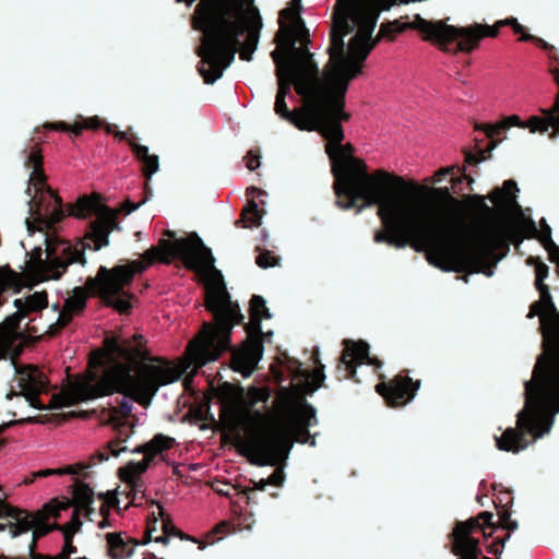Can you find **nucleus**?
Here are the masks:
<instances>
[{"instance_id":"nucleus-1","label":"nucleus","mask_w":559,"mask_h":559,"mask_svg":"<svg viewBox=\"0 0 559 559\" xmlns=\"http://www.w3.org/2000/svg\"><path fill=\"white\" fill-rule=\"evenodd\" d=\"M321 369L300 372L293 379V389H282L271 414L252 411L258 402L270 397L266 388H249L247 393L231 384L218 389L222 399V418L231 429L240 428L236 444L251 463L260 466L275 465L288 455L292 440L302 441L300 435L317 424L314 409L302 395L321 386Z\"/></svg>"},{"instance_id":"nucleus-2","label":"nucleus","mask_w":559,"mask_h":559,"mask_svg":"<svg viewBox=\"0 0 559 559\" xmlns=\"http://www.w3.org/2000/svg\"><path fill=\"white\" fill-rule=\"evenodd\" d=\"M175 257L180 258L202 277L206 289V307L215 317V324H205L187 349V358L197 368H201L216 360L228 348L230 331L242 316L238 305L229 300L222 275L214 269L212 253L199 237L190 235L174 241L162 239L158 246L150 248L139 260L111 270L102 266L96 278L98 290L106 304L119 312H126L131 304L121 292L132 282L134 274L144 271L154 262L169 263Z\"/></svg>"},{"instance_id":"nucleus-3","label":"nucleus","mask_w":559,"mask_h":559,"mask_svg":"<svg viewBox=\"0 0 559 559\" xmlns=\"http://www.w3.org/2000/svg\"><path fill=\"white\" fill-rule=\"evenodd\" d=\"M190 367H193V372L199 369L187 356L178 365L165 360L140 362L136 353L127 347L124 341L110 337L105 341L103 350L92 355L90 370L55 396L50 407L60 408L112 393H123L127 396L122 399L118 411L127 417L133 409L128 396L147 405L160 386L174 383Z\"/></svg>"},{"instance_id":"nucleus-4","label":"nucleus","mask_w":559,"mask_h":559,"mask_svg":"<svg viewBox=\"0 0 559 559\" xmlns=\"http://www.w3.org/2000/svg\"><path fill=\"white\" fill-rule=\"evenodd\" d=\"M333 164L337 205L350 209L360 199L366 205L377 204L382 223H403L415 227L428 215V206L453 198L448 188L404 187V180L385 170L367 173L366 164L352 155V145L326 144Z\"/></svg>"},{"instance_id":"nucleus-5","label":"nucleus","mask_w":559,"mask_h":559,"mask_svg":"<svg viewBox=\"0 0 559 559\" xmlns=\"http://www.w3.org/2000/svg\"><path fill=\"white\" fill-rule=\"evenodd\" d=\"M466 210L460 200L448 198L428 206V215L415 227L403 223H382L383 230L374 235L376 242H386L396 248L411 246L415 251H426L430 264L443 270L461 272L477 259L478 245L466 238Z\"/></svg>"},{"instance_id":"nucleus-6","label":"nucleus","mask_w":559,"mask_h":559,"mask_svg":"<svg viewBox=\"0 0 559 559\" xmlns=\"http://www.w3.org/2000/svg\"><path fill=\"white\" fill-rule=\"evenodd\" d=\"M191 5L194 0H177ZM253 0H201L195 9L194 26L203 32L199 72L205 83L218 80L233 62L239 37H245L240 57L250 60L262 23Z\"/></svg>"},{"instance_id":"nucleus-7","label":"nucleus","mask_w":559,"mask_h":559,"mask_svg":"<svg viewBox=\"0 0 559 559\" xmlns=\"http://www.w3.org/2000/svg\"><path fill=\"white\" fill-rule=\"evenodd\" d=\"M70 504L68 499H51L49 502L45 503L40 510L34 513L19 510L11 515V521L8 525L0 523V532L8 527L12 537L32 532L31 543L28 545V552L32 554L38 538L45 536L52 530H60L63 534L64 545L62 550L51 559H68L76 550L72 545V537L80 531L82 523L76 514H73L71 520L63 526L50 523V520L60 518L61 513L70 508Z\"/></svg>"},{"instance_id":"nucleus-8","label":"nucleus","mask_w":559,"mask_h":559,"mask_svg":"<svg viewBox=\"0 0 559 559\" xmlns=\"http://www.w3.org/2000/svg\"><path fill=\"white\" fill-rule=\"evenodd\" d=\"M519 189L511 180L504 181L501 188L496 189L490 197L491 202L497 207L498 213L490 216L479 228L475 229L467 224L468 209L461 202L466 210L465 228L466 238L475 240L478 245V257L468 267L476 266L483 258L490 251L501 246L514 237V225L510 217L503 213L512 212L516 205V192Z\"/></svg>"},{"instance_id":"nucleus-9","label":"nucleus","mask_w":559,"mask_h":559,"mask_svg":"<svg viewBox=\"0 0 559 559\" xmlns=\"http://www.w3.org/2000/svg\"><path fill=\"white\" fill-rule=\"evenodd\" d=\"M40 162L39 152L32 151L28 156V165L33 167V170L27 187V193L31 197L29 217L26 219L29 236L35 229L41 231L44 227H50L63 217L59 198L45 185V177L39 168Z\"/></svg>"},{"instance_id":"nucleus-10","label":"nucleus","mask_w":559,"mask_h":559,"mask_svg":"<svg viewBox=\"0 0 559 559\" xmlns=\"http://www.w3.org/2000/svg\"><path fill=\"white\" fill-rule=\"evenodd\" d=\"M16 312L9 316L0 323V355L9 354L10 360L13 362L14 358L20 355L24 345L27 343V336L21 328V321L33 312L45 310L38 318L31 321L35 322L29 331L36 336L44 333L35 332V326H40V322L45 321L47 310V295L45 292H36L24 298H16L13 301Z\"/></svg>"},{"instance_id":"nucleus-11","label":"nucleus","mask_w":559,"mask_h":559,"mask_svg":"<svg viewBox=\"0 0 559 559\" xmlns=\"http://www.w3.org/2000/svg\"><path fill=\"white\" fill-rule=\"evenodd\" d=\"M46 248H34L31 252L27 269L38 281L56 280L61 276L66 265L71 263H85L84 243L49 239L45 236Z\"/></svg>"},{"instance_id":"nucleus-12","label":"nucleus","mask_w":559,"mask_h":559,"mask_svg":"<svg viewBox=\"0 0 559 559\" xmlns=\"http://www.w3.org/2000/svg\"><path fill=\"white\" fill-rule=\"evenodd\" d=\"M539 300L532 305L527 317H539L544 333L545 354L539 358L531 382L534 392L547 372L551 358L559 346V316H554V304L548 288L538 289Z\"/></svg>"},{"instance_id":"nucleus-13","label":"nucleus","mask_w":559,"mask_h":559,"mask_svg":"<svg viewBox=\"0 0 559 559\" xmlns=\"http://www.w3.org/2000/svg\"><path fill=\"white\" fill-rule=\"evenodd\" d=\"M415 28L424 34L427 40L445 44L454 39L459 40V48L463 51H472L484 37L497 35V28L488 25L476 24L468 27H455L443 21H427L419 16L413 22Z\"/></svg>"},{"instance_id":"nucleus-14","label":"nucleus","mask_w":559,"mask_h":559,"mask_svg":"<svg viewBox=\"0 0 559 559\" xmlns=\"http://www.w3.org/2000/svg\"><path fill=\"white\" fill-rule=\"evenodd\" d=\"M69 214L79 218L96 215L97 218L93 223L92 230L87 237V246L95 251L109 243V234L118 227L116 222L118 211L104 205L98 197H84L79 199L78 202L70 207Z\"/></svg>"},{"instance_id":"nucleus-15","label":"nucleus","mask_w":559,"mask_h":559,"mask_svg":"<svg viewBox=\"0 0 559 559\" xmlns=\"http://www.w3.org/2000/svg\"><path fill=\"white\" fill-rule=\"evenodd\" d=\"M301 0H292L289 5L281 11L280 31L277 33L278 57L288 55L294 49L308 50V31L300 19Z\"/></svg>"},{"instance_id":"nucleus-16","label":"nucleus","mask_w":559,"mask_h":559,"mask_svg":"<svg viewBox=\"0 0 559 559\" xmlns=\"http://www.w3.org/2000/svg\"><path fill=\"white\" fill-rule=\"evenodd\" d=\"M491 518V513L483 512L476 519L456 525L453 532V551L459 559H479L481 550L478 547V540L472 534L481 531L485 537L490 536L491 532L487 533L485 525H489Z\"/></svg>"},{"instance_id":"nucleus-17","label":"nucleus","mask_w":559,"mask_h":559,"mask_svg":"<svg viewBox=\"0 0 559 559\" xmlns=\"http://www.w3.org/2000/svg\"><path fill=\"white\" fill-rule=\"evenodd\" d=\"M85 293L78 288L73 292L63 306V310L59 311L57 307L47 310L45 321L40 322V326H35V332L55 334L59 328L64 326L72 316L81 312L85 307Z\"/></svg>"},{"instance_id":"nucleus-18","label":"nucleus","mask_w":559,"mask_h":559,"mask_svg":"<svg viewBox=\"0 0 559 559\" xmlns=\"http://www.w3.org/2000/svg\"><path fill=\"white\" fill-rule=\"evenodd\" d=\"M15 368L14 382L19 388V392L25 397L27 403L34 408H43L37 395L44 390L46 385V379L44 374L33 366H26L23 368Z\"/></svg>"},{"instance_id":"nucleus-19","label":"nucleus","mask_w":559,"mask_h":559,"mask_svg":"<svg viewBox=\"0 0 559 559\" xmlns=\"http://www.w3.org/2000/svg\"><path fill=\"white\" fill-rule=\"evenodd\" d=\"M110 526L108 519H103L98 527L104 532L98 536L105 542V550L110 559H129L133 556L135 547L141 543L135 542L123 532L105 531Z\"/></svg>"},{"instance_id":"nucleus-20","label":"nucleus","mask_w":559,"mask_h":559,"mask_svg":"<svg viewBox=\"0 0 559 559\" xmlns=\"http://www.w3.org/2000/svg\"><path fill=\"white\" fill-rule=\"evenodd\" d=\"M418 388L419 382L413 383L409 378L396 377L389 384H378L377 392L392 406H399L411 401Z\"/></svg>"},{"instance_id":"nucleus-21","label":"nucleus","mask_w":559,"mask_h":559,"mask_svg":"<svg viewBox=\"0 0 559 559\" xmlns=\"http://www.w3.org/2000/svg\"><path fill=\"white\" fill-rule=\"evenodd\" d=\"M262 358V347L259 340L249 335L243 346L236 350L233 356V368L235 371L248 378Z\"/></svg>"},{"instance_id":"nucleus-22","label":"nucleus","mask_w":559,"mask_h":559,"mask_svg":"<svg viewBox=\"0 0 559 559\" xmlns=\"http://www.w3.org/2000/svg\"><path fill=\"white\" fill-rule=\"evenodd\" d=\"M176 445V439L163 433H156L150 441L131 450L132 453L143 454V460L151 465L155 459L165 460V453Z\"/></svg>"},{"instance_id":"nucleus-23","label":"nucleus","mask_w":559,"mask_h":559,"mask_svg":"<svg viewBox=\"0 0 559 559\" xmlns=\"http://www.w3.org/2000/svg\"><path fill=\"white\" fill-rule=\"evenodd\" d=\"M342 362L349 369L355 365L374 364L368 355V346L364 342H345Z\"/></svg>"},{"instance_id":"nucleus-24","label":"nucleus","mask_w":559,"mask_h":559,"mask_svg":"<svg viewBox=\"0 0 559 559\" xmlns=\"http://www.w3.org/2000/svg\"><path fill=\"white\" fill-rule=\"evenodd\" d=\"M150 465L142 459L139 462H129L119 468L118 475L122 483L132 488L141 486V477Z\"/></svg>"},{"instance_id":"nucleus-25","label":"nucleus","mask_w":559,"mask_h":559,"mask_svg":"<svg viewBox=\"0 0 559 559\" xmlns=\"http://www.w3.org/2000/svg\"><path fill=\"white\" fill-rule=\"evenodd\" d=\"M271 314L265 307V301L260 296H253L250 304V322L248 325L249 335L262 332V319H270Z\"/></svg>"},{"instance_id":"nucleus-26","label":"nucleus","mask_w":559,"mask_h":559,"mask_svg":"<svg viewBox=\"0 0 559 559\" xmlns=\"http://www.w3.org/2000/svg\"><path fill=\"white\" fill-rule=\"evenodd\" d=\"M498 449L502 451L519 452L527 447L522 433L514 429H507L503 435L496 438Z\"/></svg>"},{"instance_id":"nucleus-27","label":"nucleus","mask_w":559,"mask_h":559,"mask_svg":"<svg viewBox=\"0 0 559 559\" xmlns=\"http://www.w3.org/2000/svg\"><path fill=\"white\" fill-rule=\"evenodd\" d=\"M73 500L81 507L85 508L93 501V491L84 483H76L73 487Z\"/></svg>"},{"instance_id":"nucleus-28","label":"nucleus","mask_w":559,"mask_h":559,"mask_svg":"<svg viewBox=\"0 0 559 559\" xmlns=\"http://www.w3.org/2000/svg\"><path fill=\"white\" fill-rule=\"evenodd\" d=\"M19 285L20 282L16 273L8 269L0 270V293H4L7 290L16 292Z\"/></svg>"},{"instance_id":"nucleus-29","label":"nucleus","mask_w":559,"mask_h":559,"mask_svg":"<svg viewBox=\"0 0 559 559\" xmlns=\"http://www.w3.org/2000/svg\"><path fill=\"white\" fill-rule=\"evenodd\" d=\"M136 155L145 163L148 176H152L158 170V158L155 155L148 153V147L143 145H136L134 147Z\"/></svg>"},{"instance_id":"nucleus-30","label":"nucleus","mask_w":559,"mask_h":559,"mask_svg":"<svg viewBox=\"0 0 559 559\" xmlns=\"http://www.w3.org/2000/svg\"><path fill=\"white\" fill-rule=\"evenodd\" d=\"M262 212L259 210L255 203H250L243 210V223L245 227H253L261 224Z\"/></svg>"},{"instance_id":"nucleus-31","label":"nucleus","mask_w":559,"mask_h":559,"mask_svg":"<svg viewBox=\"0 0 559 559\" xmlns=\"http://www.w3.org/2000/svg\"><path fill=\"white\" fill-rule=\"evenodd\" d=\"M535 275H536V280H535L536 288L537 289L547 288L544 281L548 276V266L545 263L537 261L535 263Z\"/></svg>"},{"instance_id":"nucleus-32","label":"nucleus","mask_w":559,"mask_h":559,"mask_svg":"<svg viewBox=\"0 0 559 559\" xmlns=\"http://www.w3.org/2000/svg\"><path fill=\"white\" fill-rule=\"evenodd\" d=\"M75 473H76V468L74 466H68L64 468L41 469V471H38L37 473H35L34 476L47 477V476H52V475H64V474H75Z\"/></svg>"},{"instance_id":"nucleus-33","label":"nucleus","mask_w":559,"mask_h":559,"mask_svg":"<svg viewBox=\"0 0 559 559\" xmlns=\"http://www.w3.org/2000/svg\"><path fill=\"white\" fill-rule=\"evenodd\" d=\"M260 267L267 269L277 264V258L271 252L260 253L257 258Z\"/></svg>"},{"instance_id":"nucleus-34","label":"nucleus","mask_w":559,"mask_h":559,"mask_svg":"<svg viewBox=\"0 0 559 559\" xmlns=\"http://www.w3.org/2000/svg\"><path fill=\"white\" fill-rule=\"evenodd\" d=\"M455 169L454 166H451V167H445V168H441L439 169L438 171H436L429 179H427L426 181L430 182V183H433V185H437V183H440L443 179L444 176L447 175H450L453 173V170Z\"/></svg>"},{"instance_id":"nucleus-35","label":"nucleus","mask_w":559,"mask_h":559,"mask_svg":"<svg viewBox=\"0 0 559 559\" xmlns=\"http://www.w3.org/2000/svg\"><path fill=\"white\" fill-rule=\"evenodd\" d=\"M123 416L120 414L117 407L112 408L108 413V417L106 418V423L114 426L119 427L123 424Z\"/></svg>"},{"instance_id":"nucleus-36","label":"nucleus","mask_w":559,"mask_h":559,"mask_svg":"<svg viewBox=\"0 0 559 559\" xmlns=\"http://www.w3.org/2000/svg\"><path fill=\"white\" fill-rule=\"evenodd\" d=\"M523 123L519 116L516 115H512V116H509L507 118H504L503 120L500 121V127H503V129H507V128H510V127H520V128H523Z\"/></svg>"},{"instance_id":"nucleus-37","label":"nucleus","mask_w":559,"mask_h":559,"mask_svg":"<svg viewBox=\"0 0 559 559\" xmlns=\"http://www.w3.org/2000/svg\"><path fill=\"white\" fill-rule=\"evenodd\" d=\"M99 126V120L98 118L96 117H93V118H90L87 120H85L84 124H81V123H75L72 128V132L74 133H78L80 132L83 128H92V129H95Z\"/></svg>"},{"instance_id":"nucleus-38","label":"nucleus","mask_w":559,"mask_h":559,"mask_svg":"<svg viewBox=\"0 0 559 559\" xmlns=\"http://www.w3.org/2000/svg\"><path fill=\"white\" fill-rule=\"evenodd\" d=\"M169 540H170V537H169V535H166V534L162 535V536H157V537H152V531L150 530L146 532V536L141 544L145 545L150 542H155V543H160L163 545H168Z\"/></svg>"},{"instance_id":"nucleus-39","label":"nucleus","mask_w":559,"mask_h":559,"mask_svg":"<svg viewBox=\"0 0 559 559\" xmlns=\"http://www.w3.org/2000/svg\"><path fill=\"white\" fill-rule=\"evenodd\" d=\"M243 162L246 164V167L249 169V170H254L257 169L259 166H260V159H259V156L249 152L245 158H243Z\"/></svg>"},{"instance_id":"nucleus-40","label":"nucleus","mask_w":559,"mask_h":559,"mask_svg":"<svg viewBox=\"0 0 559 559\" xmlns=\"http://www.w3.org/2000/svg\"><path fill=\"white\" fill-rule=\"evenodd\" d=\"M511 25L514 29V32L516 33H523V26L515 20V19H509V20H502V21H499L496 25H495V28H497V31L499 29L500 26L502 25Z\"/></svg>"},{"instance_id":"nucleus-41","label":"nucleus","mask_w":559,"mask_h":559,"mask_svg":"<svg viewBox=\"0 0 559 559\" xmlns=\"http://www.w3.org/2000/svg\"><path fill=\"white\" fill-rule=\"evenodd\" d=\"M481 129L486 132L487 136L493 138L500 133L503 127H500V121L496 124H485Z\"/></svg>"},{"instance_id":"nucleus-42","label":"nucleus","mask_w":559,"mask_h":559,"mask_svg":"<svg viewBox=\"0 0 559 559\" xmlns=\"http://www.w3.org/2000/svg\"><path fill=\"white\" fill-rule=\"evenodd\" d=\"M283 480V475H282V472L281 471H275L270 477L269 479L265 481V480H261V488H264L266 484H272V485H278L281 484Z\"/></svg>"},{"instance_id":"nucleus-43","label":"nucleus","mask_w":559,"mask_h":559,"mask_svg":"<svg viewBox=\"0 0 559 559\" xmlns=\"http://www.w3.org/2000/svg\"><path fill=\"white\" fill-rule=\"evenodd\" d=\"M549 258L552 262L557 263L559 266V249L552 248L549 250Z\"/></svg>"},{"instance_id":"nucleus-44","label":"nucleus","mask_w":559,"mask_h":559,"mask_svg":"<svg viewBox=\"0 0 559 559\" xmlns=\"http://www.w3.org/2000/svg\"><path fill=\"white\" fill-rule=\"evenodd\" d=\"M390 29V26L382 25L379 31V37L385 36L386 32Z\"/></svg>"},{"instance_id":"nucleus-45","label":"nucleus","mask_w":559,"mask_h":559,"mask_svg":"<svg viewBox=\"0 0 559 559\" xmlns=\"http://www.w3.org/2000/svg\"><path fill=\"white\" fill-rule=\"evenodd\" d=\"M3 501H4V493L0 489V515L2 514V503H3Z\"/></svg>"},{"instance_id":"nucleus-46","label":"nucleus","mask_w":559,"mask_h":559,"mask_svg":"<svg viewBox=\"0 0 559 559\" xmlns=\"http://www.w3.org/2000/svg\"><path fill=\"white\" fill-rule=\"evenodd\" d=\"M126 450H127L126 448H121V449H119V450H112V453H114V455H116V456H117V455H119L121 452H123V451H126Z\"/></svg>"},{"instance_id":"nucleus-47","label":"nucleus","mask_w":559,"mask_h":559,"mask_svg":"<svg viewBox=\"0 0 559 559\" xmlns=\"http://www.w3.org/2000/svg\"><path fill=\"white\" fill-rule=\"evenodd\" d=\"M531 38H533L531 35L523 34L521 39H522V40H528V39H531Z\"/></svg>"},{"instance_id":"nucleus-48","label":"nucleus","mask_w":559,"mask_h":559,"mask_svg":"<svg viewBox=\"0 0 559 559\" xmlns=\"http://www.w3.org/2000/svg\"><path fill=\"white\" fill-rule=\"evenodd\" d=\"M251 191L254 193H258L259 197L262 194V192L260 190H258L257 188H252Z\"/></svg>"},{"instance_id":"nucleus-49","label":"nucleus","mask_w":559,"mask_h":559,"mask_svg":"<svg viewBox=\"0 0 559 559\" xmlns=\"http://www.w3.org/2000/svg\"><path fill=\"white\" fill-rule=\"evenodd\" d=\"M0 358H9L10 359V356H9V354H3V355H0Z\"/></svg>"},{"instance_id":"nucleus-50","label":"nucleus","mask_w":559,"mask_h":559,"mask_svg":"<svg viewBox=\"0 0 559 559\" xmlns=\"http://www.w3.org/2000/svg\"><path fill=\"white\" fill-rule=\"evenodd\" d=\"M57 129H64L66 127L63 124H60L59 127H56Z\"/></svg>"}]
</instances>
